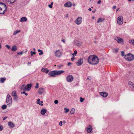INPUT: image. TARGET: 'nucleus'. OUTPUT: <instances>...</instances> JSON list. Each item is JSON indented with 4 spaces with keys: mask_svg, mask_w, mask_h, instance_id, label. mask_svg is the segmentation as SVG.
<instances>
[{
    "mask_svg": "<svg viewBox=\"0 0 134 134\" xmlns=\"http://www.w3.org/2000/svg\"><path fill=\"white\" fill-rule=\"evenodd\" d=\"M40 99L38 98V99L37 100V103L38 104L40 105H41L42 106L43 105V104H42V103H43V102L42 101H40Z\"/></svg>",
    "mask_w": 134,
    "mask_h": 134,
    "instance_id": "25",
    "label": "nucleus"
},
{
    "mask_svg": "<svg viewBox=\"0 0 134 134\" xmlns=\"http://www.w3.org/2000/svg\"><path fill=\"white\" fill-rule=\"evenodd\" d=\"M53 4V2H52L51 3V4L48 5V7L50 8H52V5Z\"/></svg>",
    "mask_w": 134,
    "mask_h": 134,
    "instance_id": "35",
    "label": "nucleus"
},
{
    "mask_svg": "<svg viewBox=\"0 0 134 134\" xmlns=\"http://www.w3.org/2000/svg\"><path fill=\"white\" fill-rule=\"evenodd\" d=\"M61 41H62V42H63L64 43H65V40L64 39H62L61 40Z\"/></svg>",
    "mask_w": 134,
    "mask_h": 134,
    "instance_id": "51",
    "label": "nucleus"
},
{
    "mask_svg": "<svg viewBox=\"0 0 134 134\" xmlns=\"http://www.w3.org/2000/svg\"><path fill=\"white\" fill-rule=\"evenodd\" d=\"M92 131V127L91 126L89 125L88 128L87 129V132L88 133H90Z\"/></svg>",
    "mask_w": 134,
    "mask_h": 134,
    "instance_id": "24",
    "label": "nucleus"
},
{
    "mask_svg": "<svg viewBox=\"0 0 134 134\" xmlns=\"http://www.w3.org/2000/svg\"><path fill=\"white\" fill-rule=\"evenodd\" d=\"M33 49L34 51H35V48H33Z\"/></svg>",
    "mask_w": 134,
    "mask_h": 134,
    "instance_id": "64",
    "label": "nucleus"
},
{
    "mask_svg": "<svg viewBox=\"0 0 134 134\" xmlns=\"http://www.w3.org/2000/svg\"><path fill=\"white\" fill-rule=\"evenodd\" d=\"M72 63L70 62H68V65L69 66Z\"/></svg>",
    "mask_w": 134,
    "mask_h": 134,
    "instance_id": "56",
    "label": "nucleus"
},
{
    "mask_svg": "<svg viewBox=\"0 0 134 134\" xmlns=\"http://www.w3.org/2000/svg\"><path fill=\"white\" fill-rule=\"evenodd\" d=\"M105 20L104 18H99L98 19L97 23H99L103 22Z\"/></svg>",
    "mask_w": 134,
    "mask_h": 134,
    "instance_id": "18",
    "label": "nucleus"
},
{
    "mask_svg": "<svg viewBox=\"0 0 134 134\" xmlns=\"http://www.w3.org/2000/svg\"><path fill=\"white\" fill-rule=\"evenodd\" d=\"M116 8V7L115 6H114L113 7V9H115Z\"/></svg>",
    "mask_w": 134,
    "mask_h": 134,
    "instance_id": "57",
    "label": "nucleus"
},
{
    "mask_svg": "<svg viewBox=\"0 0 134 134\" xmlns=\"http://www.w3.org/2000/svg\"><path fill=\"white\" fill-rule=\"evenodd\" d=\"M74 44L77 46H80L81 44L80 42L78 40H76L74 41Z\"/></svg>",
    "mask_w": 134,
    "mask_h": 134,
    "instance_id": "26",
    "label": "nucleus"
},
{
    "mask_svg": "<svg viewBox=\"0 0 134 134\" xmlns=\"http://www.w3.org/2000/svg\"><path fill=\"white\" fill-rule=\"evenodd\" d=\"M64 110H65V112L66 113L67 112L69 111V110L68 109H67L66 108H65L64 109Z\"/></svg>",
    "mask_w": 134,
    "mask_h": 134,
    "instance_id": "33",
    "label": "nucleus"
},
{
    "mask_svg": "<svg viewBox=\"0 0 134 134\" xmlns=\"http://www.w3.org/2000/svg\"><path fill=\"white\" fill-rule=\"evenodd\" d=\"M130 87L132 89H134V84L132 82L129 81L128 82Z\"/></svg>",
    "mask_w": 134,
    "mask_h": 134,
    "instance_id": "17",
    "label": "nucleus"
},
{
    "mask_svg": "<svg viewBox=\"0 0 134 134\" xmlns=\"http://www.w3.org/2000/svg\"><path fill=\"white\" fill-rule=\"evenodd\" d=\"M55 56L57 57H60L62 53L59 50L56 51L55 52Z\"/></svg>",
    "mask_w": 134,
    "mask_h": 134,
    "instance_id": "10",
    "label": "nucleus"
},
{
    "mask_svg": "<svg viewBox=\"0 0 134 134\" xmlns=\"http://www.w3.org/2000/svg\"><path fill=\"white\" fill-rule=\"evenodd\" d=\"M44 89L43 88H39L38 91V93L40 94H42L44 92Z\"/></svg>",
    "mask_w": 134,
    "mask_h": 134,
    "instance_id": "16",
    "label": "nucleus"
},
{
    "mask_svg": "<svg viewBox=\"0 0 134 134\" xmlns=\"http://www.w3.org/2000/svg\"><path fill=\"white\" fill-rule=\"evenodd\" d=\"M16 46V45L13 46L11 48V50L13 52H15L17 50Z\"/></svg>",
    "mask_w": 134,
    "mask_h": 134,
    "instance_id": "23",
    "label": "nucleus"
},
{
    "mask_svg": "<svg viewBox=\"0 0 134 134\" xmlns=\"http://www.w3.org/2000/svg\"><path fill=\"white\" fill-rule=\"evenodd\" d=\"M129 43L132 44L133 45H134V40L132 39L130 40L129 41Z\"/></svg>",
    "mask_w": 134,
    "mask_h": 134,
    "instance_id": "31",
    "label": "nucleus"
},
{
    "mask_svg": "<svg viewBox=\"0 0 134 134\" xmlns=\"http://www.w3.org/2000/svg\"><path fill=\"white\" fill-rule=\"evenodd\" d=\"M80 102H82L84 100V98H82V97H80Z\"/></svg>",
    "mask_w": 134,
    "mask_h": 134,
    "instance_id": "42",
    "label": "nucleus"
},
{
    "mask_svg": "<svg viewBox=\"0 0 134 134\" xmlns=\"http://www.w3.org/2000/svg\"><path fill=\"white\" fill-rule=\"evenodd\" d=\"M88 10H90V11H91V8H89Z\"/></svg>",
    "mask_w": 134,
    "mask_h": 134,
    "instance_id": "60",
    "label": "nucleus"
},
{
    "mask_svg": "<svg viewBox=\"0 0 134 134\" xmlns=\"http://www.w3.org/2000/svg\"><path fill=\"white\" fill-rule=\"evenodd\" d=\"M101 2V1H100V0H99V1H98V2H97V4H100V3Z\"/></svg>",
    "mask_w": 134,
    "mask_h": 134,
    "instance_id": "55",
    "label": "nucleus"
},
{
    "mask_svg": "<svg viewBox=\"0 0 134 134\" xmlns=\"http://www.w3.org/2000/svg\"><path fill=\"white\" fill-rule=\"evenodd\" d=\"M21 94H25L26 96H27V95H28V94L27 93H26L24 91L23 92H21Z\"/></svg>",
    "mask_w": 134,
    "mask_h": 134,
    "instance_id": "43",
    "label": "nucleus"
},
{
    "mask_svg": "<svg viewBox=\"0 0 134 134\" xmlns=\"http://www.w3.org/2000/svg\"><path fill=\"white\" fill-rule=\"evenodd\" d=\"M77 53V51H76L75 50L74 51V53L72 54V55L73 56H75Z\"/></svg>",
    "mask_w": 134,
    "mask_h": 134,
    "instance_id": "37",
    "label": "nucleus"
},
{
    "mask_svg": "<svg viewBox=\"0 0 134 134\" xmlns=\"http://www.w3.org/2000/svg\"><path fill=\"white\" fill-rule=\"evenodd\" d=\"M83 62V59L82 58H80L76 62V64L78 66H80L82 64Z\"/></svg>",
    "mask_w": 134,
    "mask_h": 134,
    "instance_id": "11",
    "label": "nucleus"
},
{
    "mask_svg": "<svg viewBox=\"0 0 134 134\" xmlns=\"http://www.w3.org/2000/svg\"><path fill=\"white\" fill-rule=\"evenodd\" d=\"M11 95L13 97H15L16 96L17 94L16 91H13L11 93Z\"/></svg>",
    "mask_w": 134,
    "mask_h": 134,
    "instance_id": "27",
    "label": "nucleus"
},
{
    "mask_svg": "<svg viewBox=\"0 0 134 134\" xmlns=\"http://www.w3.org/2000/svg\"><path fill=\"white\" fill-rule=\"evenodd\" d=\"M5 47L8 48V49H9L10 48V46L9 45H6L5 46Z\"/></svg>",
    "mask_w": 134,
    "mask_h": 134,
    "instance_id": "45",
    "label": "nucleus"
},
{
    "mask_svg": "<svg viewBox=\"0 0 134 134\" xmlns=\"http://www.w3.org/2000/svg\"><path fill=\"white\" fill-rule=\"evenodd\" d=\"M31 56H32L33 55H35L36 54V52H32V51H31Z\"/></svg>",
    "mask_w": 134,
    "mask_h": 134,
    "instance_id": "40",
    "label": "nucleus"
},
{
    "mask_svg": "<svg viewBox=\"0 0 134 134\" xmlns=\"http://www.w3.org/2000/svg\"><path fill=\"white\" fill-rule=\"evenodd\" d=\"M94 43H96H96H97V41H94Z\"/></svg>",
    "mask_w": 134,
    "mask_h": 134,
    "instance_id": "61",
    "label": "nucleus"
},
{
    "mask_svg": "<svg viewBox=\"0 0 134 134\" xmlns=\"http://www.w3.org/2000/svg\"><path fill=\"white\" fill-rule=\"evenodd\" d=\"M75 110V109L74 108H72L70 112V113L71 114H74V112Z\"/></svg>",
    "mask_w": 134,
    "mask_h": 134,
    "instance_id": "30",
    "label": "nucleus"
},
{
    "mask_svg": "<svg viewBox=\"0 0 134 134\" xmlns=\"http://www.w3.org/2000/svg\"><path fill=\"white\" fill-rule=\"evenodd\" d=\"M3 129V127L1 125H0V131H2Z\"/></svg>",
    "mask_w": 134,
    "mask_h": 134,
    "instance_id": "44",
    "label": "nucleus"
},
{
    "mask_svg": "<svg viewBox=\"0 0 134 134\" xmlns=\"http://www.w3.org/2000/svg\"><path fill=\"white\" fill-rule=\"evenodd\" d=\"M7 9V6L5 4L0 2V14H4Z\"/></svg>",
    "mask_w": 134,
    "mask_h": 134,
    "instance_id": "2",
    "label": "nucleus"
},
{
    "mask_svg": "<svg viewBox=\"0 0 134 134\" xmlns=\"http://www.w3.org/2000/svg\"><path fill=\"white\" fill-rule=\"evenodd\" d=\"M55 71L56 75H60L64 72V71L62 70L59 71L55 70Z\"/></svg>",
    "mask_w": 134,
    "mask_h": 134,
    "instance_id": "14",
    "label": "nucleus"
},
{
    "mask_svg": "<svg viewBox=\"0 0 134 134\" xmlns=\"http://www.w3.org/2000/svg\"><path fill=\"white\" fill-rule=\"evenodd\" d=\"M91 78V77H88L87 78V80H90V79Z\"/></svg>",
    "mask_w": 134,
    "mask_h": 134,
    "instance_id": "58",
    "label": "nucleus"
},
{
    "mask_svg": "<svg viewBox=\"0 0 134 134\" xmlns=\"http://www.w3.org/2000/svg\"><path fill=\"white\" fill-rule=\"evenodd\" d=\"M20 32V30H16L14 32L13 35H15L18 33Z\"/></svg>",
    "mask_w": 134,
    "mask_h": 134,
    "instance_id": "29",
    "label": "nucleus"
},
{
    "mask_svg": "<svg viewBox=\"0 0 134 134\" xmlns=\"http://www.w3.org/2000/svg\"><path fill=\"white\" fill-rule=\"evenodd\" d=\"M63 122L62 121H60L59 122V125L60 126H62V125Z\"/></svg>",
    "mask_w": 134,
    "mask_h": 134,
    "instance_id": "50",
    "label": "nucleus"
},
{
    "mask_svg": "<svg viewBox=\"0 0 134 134\" xmlns=\"http://www.w3.org/2000/svg\"><path fill=\"white\" fill-rule=\"evenodd\" d=\"M73 80V77L72 75H68L66 77V80L68 82H71Z\"/></svg>",
    "mask_w": 134,
    "mask_h": 134,
    "instance_id": "7",
    "label": "nucleus"
},
{
    "mask_svg": "<svg viewBox=\"0 0 134 134\" xmlns=\"http://www.w3.org/2000/svg\"><path fill=\"white\" fill-rule=\"evenodd\" d=\"M118 49L117 48L114 49H113V51L114 52L116 53L118 52Z\"/></svg>",
    "mask_w": 134,
    "mask_h": 134,
    "instance_id": "38",
    "label": "nucleus"
},
{
    "mask_svg": "<svg viewBox=\"0 0 134 134\" xmlns=\"http://www.w3.org/2000/svg\"><path fill=\"white\" fill-rule=\"evenodd\" d=\"M75 59V58L74 57H72V58L71 59V60L72 61H73Z\"/></svg>",
    "mask_w": 134,
    "mask_h": 134,
    "instance_id": "52",
    "label": "nucleus"
},
{
    "mask_svg": "<svg viewBox=\"0 0 134 134\" xmlns=\"http://www.w3.org/2000/svg\"><path fill=\"white\" fill-rule=\"evenodd\" d=\"M57 67L58 68V69H60L62 67H63V65L62 64L60 65H58L57 66Z\"/></svg>",
    "mask_w": 134,
    "mask_h": 134,
    "instance_id": "39",
    "label": "nucleus"
},
{
    "mask_svg": "<svg viewBox=\"0 0 134 134\" xmlns=\"http://www.w3.org/2000/svg\"><path fill=\"white\" fill-rule=\"evenodd\" d=\"M123 18L122 16L121 15L119 16L117 20V21L118 24L119 25H122L123 23Z\"/></svg>",
    "mask_w": 134,
    "mask_h": 134,
    "instance_id": "6",
    "label": "nucleus"
},
{
    "mask_svg": "<svg viewBox=\"0 0 134 134\" xmlns=\"http://www.w3.org/2000/svg\"><path fill=\"white\" fill-rule=\"evenodd\" d=\"M58 101L57 100H55L54 101V103L55 104H57L58 103Z\"/></svg>",
    "mask_w": 134,
    "mask_h": 134,
    "instance_id": "49",
    "label": "nucleus"
},
{
    "mask_svg": "<svg viewBox=\"0 0 134 134\" xmlns=\"http://www.w3.org/2000/svg\"><path fill=\"white\" fill-rule=\"evenodd\" d=\"M6 78L4 77L0 78V82L1 83H3L6 80Z\"/></svg>",
    "mask_w": 134,
    "mask_h": 134,
    "instance_id": "28",
    "label": "nucleus"
},
{
    "mask_svg": "<svg viewBox=\"0 0 134 134\" xmlns=\"http://www.w3.org/2000/svg\"><path fill=\"white\" fill-rule=\"evenodd\" d=\"M31 64V62H28V64H27V65L29 66H30Z\"/></svg>",
    "mask_w": 134,
    "mask_h": 134,
    "instance_id": "53",
    "label": "nucleus"
},
{
    "mask_svg": "<svg viewBox=\"0 0 134 134\" xmlns=\"http://www.w3.org/2000/svg\"><path fill=\"white\" fill-rule=\"evenodd\" d=\"M7 118V116H5L4 117V118H3V120H5Z\"/></svg>",
    "mask_w": 134,
    "mask_h": 134,
    "instance_id": "54",
    "label": "nucleus"
},
{
    "mask_svg": "<svg viewBox=\"0 0 134 134\" xmlns=\"http://www.w3.org/2000/svg\"><path fill=\"white\" fill-rule=\"evenodd\" d=\"M23 52L22 51L21 52H18L17 53V54L18 55H22L23 54Z\"/></svg>",
    "mask_w": 134,
    "mask_h": 134,
    "instance_id": "47",
    "label": "nucleus"
},
{
    "mask_svg": "<svg viewBox=\"0 0 134 134\" xmlns=\"http://www.w3.org/2000/svg\"><path fill=\"white\" fill-rule=\"evenodd\" d=\"M7 107V106L6 105H3L2 106V109H5Z\"/></svg>",
    "mask_w": 134,
    "mask_h": 134,
    "instance_id": "32",
    "label": "nucleus"
},
{
    "mask_svg": "<svg viewBox=\"0 0 134 134\" xmlns=\"http://www.w3.org/2000/svg\"><path fill=\"white\" fill-rule=\"evenodd\" d=\"M32 84H28L26 86L23 85L21 87V89L23 91H29L31 89Z\"/></svg>",
    "mask_w": 134,
    "mask_h": 134,
    "instance_id": "4",
    "label": "nucleus"
},
{
    "mask_svg": "<svg viewBox=\"0 0 134 134\" xmlns=\"http://www.w3.org/2000/svg\"><path fill=\"white\" fill-rule=\"evenodd\" d=\"M82 18L81 17H78L75 21V22L77 25H79L81 23Z\"/></svg>",
    "mask_w": 134,
    "mask_h": 134,
    "instance_id": "8",
    "label": "nucleus"
},
{
    "mask_svg": "<svg viewBox=\"0 0 134 134\" xmlns=\"http://www.w3.org/2000/svg\"><path fill=\"white\" fill-rule=\"evenodd\" d=\"M27 20V18L25 17H23L21 18L20 21L21 22L23 23L26 21Z\"/></svg>",
    "mask_w": 134,
    "mask_h": 134,
    "instance_id": "21",
    "label": "nucleus"
},
{
    "mask_svg": "<svg viewBox=\"0 0 134 134\" xmlns=\"http://www.w3.org/2000/svg\"><path fill=\"white\" fill-rule=\"evenodd\" d=\"M9 1H10V2H8L9 3L12 4L14 3L15 1V0H9Z\"/></svg>",
    "mask_w": 134,
    "mask_h": 134,
    "instance_id": "36",
    "label": "nucleus"
},
{
    "mask_svg": "<svg viewBox=\"0 0 134 134\" xmlns=\"http://www.w3.org/2000/svg\"><path fill=\"white\" fill-rule=\"evenodd\" d=\"M8 125L10 128H13L14 127L15 125L12 122L10 121L8 122Z\"/></svg>",
    "mask_w": 134,
    "mask_h": 134,
    "instance_id": "19",
    "label": "nucleus"
},
{
    "mask_svg": "<svg viewBox=\"0 0 134 134\" xmlns=\"http://www.w3.org/2000/svg\"><path fill=\"white\" fill-rule=\"evenodd\" d=\"M36 86L35 87V88L36 89L38 87L39 84L38 83H36Z\"/></svg>",
    "mask_w": 134,
    "mask_h": 134,
    "instance_id": "41",
    "label": "nucleus"
},
{
    "mask_svg": "<svg viewBox=\"0 0 134 134\" xmlns=\"http://www.w3.org/2000/svg\"><path fill=\"white\" fill-rule=\"evenodd\" d=\"M125 58L127 61H131L134 59V55L131 53H128L125 55Z\"/></svg>",
    "mask_w": 134,
    "mask_h": 134,
    "instance_id": "3",
    "label": "nucleus"
},
{
    "mask_svg": "<svg viewBox=\"0 0 134 134\" xmlns=\"http://www.w3.org/2000/svg\"><path fill=\"white\" fill-rule=\"evenodd\" d=\"M121 55L122 56H124L125 55L124 52V51H122L121 52Z\"/></svg>",
    "mask_w": 134,
    "mask_h": 134,
    "instance_id": "46",
    "label": "nucleus"
},
{
    "mask_svg": "<svg viewBox=\"0 0 134 134\" xmlns=\"http://www.w3.org/2000/svg\"><path fill=\"white\" fill-rule=\"evenodd\" d=\"M100 95L103 97H106L108 96V93L105 92H102L100 93Z\"/></svg>",
    "mask_w": 134,
    "mask_h": 134,
    "instance_id": "15",
    "label": "nucleus"
},
{
    "mask_svg": "<svg viewBox=\"0 0 134 134\" xmlns=\"http://www.w3.org/2000/svg\"><path fill=\"white\" fill-rule=\"evenodd\" d=\"M14 97V100L15 101H17L18 99L17 96H15L13 97Z\"/></svg>",
    "mask_w": 134,
    "mask_h": 134,
    "instance_id": "34",
    "label": "nucleus"
},
{
    "mask_svg": "<svg viewBox=\"0 0 134 134\" xmlns=\"http://www.w3.org/2000/svg\"><path fill=\"white\" fill-rule=\"evenodd\" d=\"M41 70L42 72H45L46 74H47L49 71V70L47 69L46 68H42Z\"/></svg>",
    "mask_w": 134,
    "mask_h": 134,
    "instance_id": "22",
    "label": "nucleus"
},
{
    "mask_svg": "<svg viewBox=\"0 0 134 134\" xmlns=\"http://www.w3.org/2000/svg\"><path fill=\"white\" fill-rule=\"evenodd\" d=\"M6 102L8 105L10 106L12 104V99L11 96L9 94H8L7 95L6 98Z\"/></svg>",
    "mask_w": 134,
    "mask_h": 134,
    "instance_id": "5",
    "label": "nucleus"
},
{
    "mask_svg": "<svg viewBox=\"0 0 134 134\" xmlns=\"http://www.w3.org/2000/svg\"><path fill=\"white\" fill-rule=\"evenodd\" d=\"M92 12L93 13H94L95 12V11L94 10V11H92Z\"/></svg>",
    "mask_w": 134,
    "mask_h": 134,
    "instance_id": "63",
    "label": "nucleus"
},
{
    "mask_svg": "<svg viewBox=\"0 0 134 134\" xmlns=\"http://www.w3.org/2000/svg\"><path fill=\"white\" fill-rule=\"evenodd\" d=\"M48 75L50 76L55 77L56 76L55 71H54L50 72L48 74Z\"/></svg>",
    "mask_w": 134,
    "mask_h": 134,
    "instance_id": "12",
    "label": "nucleus"
},
{
    "mask_svg": "<svg viewBox=\"0 0 134 134\" xmlns=\"http://www.w3.org/2000/svg\"><path fill=\"white\" fill-rule=\"evenodd\" d=\"M72 5V3L71 2H68L64 4V6L66 7H71Z\"/></svg>",
    "mask_w": 134,
    "mask_h": 134,
    "instance_id": "13",
    "label": "nucleus"
},
{
    "mask_svg": "<svg viewBox=\"0 0 134 134\" xmlns=\"http://www.w3.org/2000/svg\"><path fill=\"white\" fill-rule=\"evenodd\" d=\"M114 40H116L119 43H120L123 41V40L122 38L116 36H114Z\"/></svg>",
    "mask_w": 134,
    "mask_h": 134,
    "instance_id": "9",
    "label": "nucleus"
},
{
    "mask_svg": "<svg viewBox=\"0 0 134 134\" xmlns=\"http://www.w3.org/2000/svg\"><path fill=\"white\" fill-rule=\"evenodd\" d=\"M47 112V110L45 109H42L41 111V113L42 115H44Z\"/></svg>",
    "mask_w": 134,
    "mask_h": 134,
    "instance_id": "20",
    "label": "nucleus"
},
{
    "mask_svg": "<svg viewBox=\"0 0 134 134\" xmlns=\"http://www.w3.org/2000/svg\"><path fill=\"white\" fill-rule=\"evenodd\" d=\"M95 17L94 16H93L92 17V19H94Z\"/></svg>",
    "mask_w": 134,
    "mask_h": 134,
    "instance_id": "62",
    "label": "nucleus"
},
{
    "mask_svg": "<svg viewBox=\"0 0 134 134\" xmlns=\"http://www.w3.org/2000/svg\"><path fill=\"white\" fill-rule=\"evenodd\" d=\"M87 61L89 64L93 65L97 64L99 61L98 58L94 55L90 56L88 58Z\"/></svg>",
    "mask_w": 134,
    "mask_h": 134,
    "instance_id": "1",
    "label": "nucleus"
},
{
    "mask_svg": "<svg viewBox=\"0 0 134 134\" xmlns=\"http://www.w3.org/2000/svg\"><path fill=\"white\" fill-rule=\"evenodd\" d=\"M42 51V50H40V49H38V52H41V51Z\"/></svg>",
    "mask_w": 134,
    "mask_h": 134,
    "instance_id": "59",
    "label": "nucleus"
},
{
    "mask_svg": "<svg viewBox=\"0 0 134 134\" xmlns=\"http://www.w3.org/2000/svg\"><path fill=\"white\" fill-rule=\"evenodd\" d=\"M43 54V52L42 51H41V52H40L39 53V55H42V54Z\"/></svg>",
    "mask_w": 134,
    "mask_h": 134,
    "instance_id": "48",
    "label": "nucleus"
}]
</instances>
